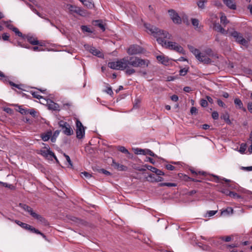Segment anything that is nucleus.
Instances as JSON below:
<instances>
[{
	"instance_id": "f257e3e1",
	"label": "nucleus",
	"mask_w": 252,
	"mask_h": 252,
	"mask_svg": "<svg viewBox=\"0 0 252 252\" xmlns=\"http://www.w3.org/2000/svg\"><path fill=\"white\" fill-rule=\"evenodd\" d=\"M150 61L147 59H142L138 57H125L116 62H110L108 66L111 69L125 70L126 75L130 76L136 72L134 67H147Z\"/></svg>"
},
{
	"instance_id": "f03ea898",
	"label": "nucleus",
	"mask_w": 252,
	"mask_h": 252,
	"mask_svg": "<svg viewBox=\"0 0 252 252\" xmlns=\"http://www.w3.org/2000/svg\"><path fill=\"white\" fill-rule=\"evenodd\" d=\"M146 29L157 38V41L158 44L162 47L172 49L177 52L185 54L183 48L175 42L167 41V39H170L171 35L166 31L160 30L155 26L150 24H145Z\"/></svg>"
},
{
	"instance_id": "7ed1b4c3",
	"label": "nucleus",
	"mask_w": 252,
	"mask_h": 252,
	"mask_svg": "<svg viewBox=\"0 0 252 252\" xmlns=\"http://www.w3.org/2000/svg\"><path fill=\"white\" fill-rule=\"evenodd\" d=\"M201 238L203 240L209 242L210 244L212 246L224 251V246L225 243L223 242L221 236L219 237H205L201 236Z\"/></svg>"
},
{
	"instance_id": "20e7f679",
	"label": "nucleus",
	"mask_w": 252,
	"mask_h": 252,
	"mask_svg": "<svg viewBox=\"0 0 252 252\" xmlns=\"http://www.w3.org/2000/svg\"><path fill=\"white\" fill-rule=\"evenodd\" d=\"M230 35L235 39L236 42L246 47H248L249 42L243 37L242 33L233 31L230 32Z\"/></svg>"
},
{
	"instance_id": "39448f33",
	"label": "nucleus",
	"mask_w": 252,
	"mask_h": 252,
	"mask_svg": "<svg viewBox=\"0 0 252 252\" xmlns=\"http://www.w3.org/2000/svg\"><path fill=\"white\" fill-rule=\"evenodd\" d=\"M59 125L65 135L70 136L73 134V129L68 123L63 121H60L59 122Z\"/></svg>"
},
{
	"instance_id": "423d86ee",
	"label": "nucleus",
	"mask_w": 252,
	"mask_h": 252,
	"mask_svg": "<svg viewBox=\"0 0 252 252\" xmlns=\"http://www.w3.org/2000/svg\"><path fill=\"white\" fill-rule=\"evenodd\" d=\"M76 137L79 139L83 138L85 134L86 127L78 119L76 121Z\"/></svg>"
},
{
	"instance_id": "0eeeda50",
	"label": "nucleus",
	"mask_w": 252,
	"mask_h": 252,
	"mask_svg": "<svg viewBox=\"0 0 252 252\" xmlns=\"http://www.w3.org/2000/svg\"><path fill=\"white\" fill-rule=\"evenodd\" d=\"M143 48L138 45H132L127 49V53L129 55H137L143 53Z\"/></svg>"
},
{
	"instance_id": "6e6552de",
	"label": "nucleus",
	"mask_w": 252,
	"mask_h": 252,
	"mask_svg": "<svg viewBox=\"0 0 252 252\" xmlns=\"http://www.w3.org/2000/svg\"><path fill=\"white\" fill-rule=\"evenodd\" d=\"M168 13L173 22L175 24H180L182 22V20L178 14L174 10L170 9L168 10Z\"/></svg>"
},
{
	"instance_id": "1a4fd4ad",
	"label": "nucleus",
	"mask_w": 252,
	"mask_h": 252,
	"mask_svg": "<svg viewBox=\"0 0 252 252\" xmlns=\"http://www.w3.org/2000/svg\"><path fill=\"white\" fill-rule=\"evenodd\" d=\"M14 221L23 229L28 230L32 233L33 231V229L35 228L31 226L30 225L26 223L22 222L18 220H14Z\"/></svg>"
},
{
	"instance_id": "9d476101",
	"label": "nucleus",
	"mask_w": 252,
	"mask_h": 252,
	"mask_svg": "<svg viewBox=\"0 0 252 252\" xmlns=\"http://www.w3.org/2000/svg\"><path fill=\"white\" fill-rule=\"evenodd\" d=\"M26 39L27 41L30 43L32 45H39L43 46V44L42 43L39 42V41L37 40V38L34 37L32 35H28L26 36Z\"/></svg>"
},
{
	"instance_id": "9b49d317",
	"label": "nucleus",
	"mask_w": 252,
	"mask_h": 252,
	"mask_svg": "<svg viewBox=\"0 0 252 252\" xmlns=\"http://www.w3.org/2000/svg\"><path fill=\"white\" fill-rule=\"evenodd\" d=\"M32 217L45 226L48 225L49 224L48 221L44 218L42 217L41 215L36 213L35 212L32 214Z\"/></svg>"
},
{
	"instance_id": "f8f14e48",
	"label": "nucleus",
	"mask_w": 252,
	"mask_h": 252,
	"mask_svg": "<svg viewBox=\"0 0 252 252\" xmlns=\"http://www.w3.org/2000/svg\"><path fill=\"white\" fill-rule=\"evenodd\" d=\"M112 166L118 171H126L127 169L126 166L116 162L114 160H112Z\"/></svg>"
},
{
	"instance_id": "ddd939ff",
	"label": "nucleus",
	"mask_w": 252,
	"mask_h": 252,
	"mask_svg": "<svg viewBox=\"0 0 252 252\" xmlns=\"http://www.w3.org/2000/svg\"><path fill=\"white\" fill-rule=\"evenodd\" d=\"M209 57V56L204 54V53H201L200 56H199L200 58H198L197 60L204 63H211V61Z\"/></svg>"
},
{
	"instance_id": "4468645a",
	"label": "nucleus",
	"mask_w": 252,
	"mask_h": 252,
	"mask_svg": "<svg viewBox=\"0 0 252 252\" xmlns=\"http://www.w3.org/2000/svg\"><path fill=\"white\" fill-rule=\"evenodd\" d=\"M223 3L230 9L235 10L236 9V5L234 0H222Z\"/></svg>"
},
{
	"instance_id": "2eb2a0df",
	"label": "nucleus",
	"mask_w": 252,
	"mask_h": 252,
	"mask_svg": "<svg viewBox=\"0 0 252 252\" xmlns=\"http://www.w3.org/2000/svg\"><path fill=\"white\" fill-rule=\"evenodd\" d=\"M157 59L163 64L167 65L169 63L168 58L163 55L157 56Z\"/></svg>"
},
{
	"instance_id": "dca6fc26",
	"label": "nucleus",
	"mask_w": 252,
	"mask_h": 252,
	"mask_svg": "<svg viewBox=\"0 0 252 252\" xmlns=\"http://www.w3.org/2000/svg\"><path fill=\"white\" fill-rule=\"evenodd\" d=\"M19 206L21 208H22L25 211L28 212L32 216V214L34 213V212L33 211L31 207L29 206L28 205H27L26 204L20 203Z\"/></svg>"
},
{
	"instance_id": "f3484780",
	"label": "nucleus",
	"mask_w": 252,
	"mask_h": 252,
	"mask_svg": "<svg viewBox=\"0 0 252 252\" xmlns=\"http://www.w3.org/2000/svg\"><path fill=\"white\" fill-rule=\"evenodd\" d=\"M214 28L216 31L220 32L222 34H226L227 33L226 31L224 30V29L223 28L221 27V26L218 23V24L216 23L214 24Z\"/></svg>"
},
{
	"instance_id": "a211bd4d",
	"label": "nucleus",
	"mask_w": 252,
	"mask_h": 252,
	"mask_svg": "<svg viewBox=\"0 0 252 252\" xmlns=\"http://www.w3.org/2000/svg\"><path fill=\"white\" fill-rule=\"evenodd\" d=\"M52 131L51 130L47 131L46 133H43L41 135L42 139L44 141H47L52 136Z\"/></svg>"
},
{
	"instance_id": "6ab92c4d",
	"label": "nucleus",
	"mask_w": 252,
	"mask_h": 252,
	"mask_svg": "<svg viewBox=\"0 0 252 252\" xmlns=\"http://www.w3.org/2000/svg\"><path fill=\"white\" fill-rule=\"evenodd\" d=\"M89 50L90 52L94 55L97 56L98 57H100L101 56V53L94 47H91Z\"/></svg>"
},
{
	"instance_id": "aec40b11",
	"label": "nucleus",
	"mask_w": 252,
	"mask_h": 252,
	"mask_svg": "<svg viewBox=\"0 0 252 252\" xmlns=\"http://www.w3.org/2000/svg\"><path fill=\"white\" fill-rule=\"evenodd\" d=\"M40 154L45 157H47L49 155L51 156L53 154V152L50 150V148H47V149H43L40 150Z\"/></svg>"
},
{
	"instance_id": "412c9836",
	"label": "nucleus",
	"mask_w": 252,
	"mask_h": 252,
	"mask_svg": "<svg viewBox=\"0 0 252 252\" xmlns=\"http://www.w3.org/2000/svg\"><path fill=\"white\" fill-rule=\"evenodd\" d=\"M18 45L22 47L30 49L34 51H43V49L39 48L38 46H33V47H31L30 46H25L24 44L22 45L21 43H18Z\"/></svg>"
},
{
	"instance_id": "4be33fe9",
	"label": "nucleus",
	"mask_w": 252,
	"mask_h": 252,
	"mask_svg": "<svg viewBox=\"0 0 252 252\" xmlns=\"http://www.w3.org/2000/svg\"><path fill=\"white\" fill-rule=\"evenodd\" d=\"M226 194L231 197H233L234 198H242V196L240 195H239L238 193H236V192H233V191H227L226 192Z\"/></svg>"
},
{
	"instance_id": "5701e85b",
	"label": "nucleus",
	"mask_w": 252,
	"mask_h": 252,
	"mask_svg": "<svg viewBox=\"0 0 252 252\" xmlns=\"http://www.w3.org/2000/svg\"><path fill=\"white\" fill-rule=\"evenodd\" d=\"M221 238L223 242L225 243V242H229L232 241L233 239L234 236L233 235L222 236H221Z\"/></svg>"
},
{
	"instance_id": "b1692460",
	"label": "nucleus",
	"mask_w": 252,
	"mask_h": 252,
	"mask_svg": "<svg viewBox=\"0 0 252 252\" xmlns=\"http://www.w3.org/2000/svg\"><path fill=\"white\" fill-rule=\"evenodd\" d=\"M247 148L246 143H242L240 145V149L239 150V152L241 154H244Z\"/></svg>"
},
{
	"instance_id": "393cba45",
	"label": "nucleus",
	"mask_w": 252,
	"mask_h": 252,
	"mask_svg": "<svg viewBox=\"0 0 252 252\" xmlns=\"http://www.w3.org/2000/svg\"><path fill=\"white\" fill-rule=\"evenodd\" d=\"M234 104L238 107L239 108L241 109L243 108V104L242 101L239 98H235L234 99Z\"/></svg>"
},
{
	"instance_id": "a878e982",
	"label": "nucleus",
	"mask_w": 252,
	"mask_h": 252,
	"mask_svg": "<svg viewBox=\"0 0 252 252\" xmlns=\"http://www.w3.org/2000/svg\"><path fill=\"white\" fill-rule=\"evenodd\" d=\"M60 133V131L59 130H56L53 136L51 137V141L53 143H54L55 142L56 140V138L58 136L59 134Z\"/></svg>"
},
{
	"instance_id": "bb28decb",
	"label": "nucleus",
	"mask_w": 252,
	"mask_h": 252,
	"mask_svg": "<svg viewBox=\"0 0 252 252\" xmlns=\"http://www.w3.org/2000/svg\"><path fill=\"white\" fill-rule=\"evenodd\" d=\"M134 153L137 155H145L146 150L144 149L136 148L134 149Z\"/></svg>"
},
{
	"instance_id": "cd10ccee",
	"label": "nucleus",
	"mask_w": 252,
	"mask_h": 252,
	"mask_svg": "<svg viewBox=\"0 0 252 252\" xmlns=\"http://www.w3.org/2000/svg\"><path fill=\"white\" fill-rule=\"evenodd\" d=\"M160 187L167 186L168 187H176V184L173 183H162L159 184Z\"/></svg>"
},
{
	"instance_id": "c85d7f7f",
	"label": "nucleus",
	"mask_w": 252,
	"mask_h": 252,
	"mask_svg": "<svg viewBox=\"0 0 252 252\" xmlns=\"http://www.w3.org/2000/svg\"><path fill=\"white\" fill-rule=\"evenodd\" d=\"M49 107L50 109H52L53 110H59V105L55 103H53L52 104H50L49 105Z\"/></svg>"
},
{
	"instance_id": "c756f323",
	"label": "nucleus",
	"mask_w": 252,
	"mask_h": 252,
	"mask_svg": "<svg viewBox=\"0 0 252 252\" xmlns=\"http://www.w3.org/2000/svg\"><path fill=\"white\" fill-rule=\"evenodd\" d=\"M207 0H199L197 2V5L199 8L204 9L205 7V3L207 2Z\"/></svg>"
},
{
	"instance_id": "7c9ffc66",
	"label": "nucleus",
	"mask_w": 252,
	"mask_h": 252,
	"mask_svg": "<svg viewBox=\"0 0 252 252\" xmlns=\"http://www.w3.org/2000/svg\"><path fill=\"white\" fill-rule=\"evenodd\" d=\"M118 150L123 153H124V154H126L127 155L130 154L128 151L124 146H119L118 147Z\"/></svg>"
},
{
	"instance_id": "2f4dec72",
	"label": "nucleus",
	"mask_w": 252,
	"mask_h": 252,
	"mask_svg": "<svg viewBox=\"0 0 252 252\" xmlns=\"http://www.w3.org/2000/svg\"><path fill=\"white\" fill-rule=\"evenodd\" d=\"M220 22L224 25H226L228 23V21L227 20V18L224 15V14L221 15L220 17Z\"/></svg>"
},
{
	"instance_id": "473e14b6",
	"label": "nucleus",
	"mask_w": 252,
	"mask_h": 252,
	"mask_svg": "<svg viewBox=\"0 0 252 252\" xmlns=\"http://www.w3.org/2000/svg\"><path fill=\"white\" fill-rule=\"evenodd\" d=\"M202 53H204V54L208 56H212L213 55V51L210 48L205 49Z\"/></svg>"
},
{
	"instance_id": "72a5a7b5",
	"label": "nucleus",
	"mask_w": 252,
	"mask_h": 252,
	"mask_svg": "<svg viewBox=\"0 0 252 252\" xmlns=\"http://www.w3.org/2000/svg\"><path fill=\"white\" fill-rule=\"evenodd\" d=\"M237 247V246L236 244H233L231 245H228L227 244H225L224 251L228 250H230L231 249L235 248V247Z\"/></svg>"
},
{
	"instance_id": "f704fd0d",
	"label": "nucleus",
	"mask_w": 252,
	"mask_h": 252,
	"mask_svg": "<svg viewBox=\"0 0 252 252\" xmlns=\"http://www.w3.org/2000/svg\"><path fill=\"white\" fill-rule=\"evenodd\" d=\"M81 28L83 32H87L89 33L93 32V31L86 26H82L81 27Z\"/></svg>"
},
{
	"instance_id": "c9c22d12",
	"label": "nucleus",
	"mask_w": 252,
	"mask_h": 252,
	"mask_svg": "<svg viewBox=\"0 0 252 252\" xmlns=\"http://www.w3.org/2000/svg\"><path fill=\"white\" fill-rule=\"evenodd\" d=\"M192 53L195 56V57L197 59H198V58H200L199 56H200L201 52L199 51V50L198 49H197L196 48L192 52Z\"/></svg>"
},
{
	"instance_id": "e433bc0d",
	"label": "nucleus",
	"mask_w": 252,
	"mask_h": 252,
	"mask_svg": "<svg viewBox=\"0 0 252 252\" xmlns=\"http://www.w3.org/2000/svg\"><path fill=\"white\" fill-rule=\"evenodd\" d=\"M233 213V209L231 207H228L225 210H224L222 213H227L228 214H232Z\"/></svg>"
},
{
	"instance_id": "4c0bfd02",
	"label": "nucleus",
	"mask_w": 252,
	"mask_h": 252,
	"mask_svg": "<svg viewBox=\"0 0 252 252\" xmlns=\"http://www.w3.org/2000/svg\"><path fill=\"white\" fill-rule=\"evenodd\" d=\"M0 80H3L4 82L8 81V78L5 76L4 73L0 71Z\"/></svg>"
},
{
	"instance_id": "58836bf2",
	"label": "nucleus",
	"mask_w": 252,
	"mask_h": 252,
	"mask_svg": "<svg viewBox=\"0 0 252 252\" xmlns=\"http://www.w3.org/2000/svg\"><path fill=\"white\" fill-rule=\"evenodd\" d=\"M28 110L29 109L22 108L20 107L19 112L23 115H27L28 114Z\"/></svg>"
},
{
	"instance_id": "ea45409f",
	"label": "nucleus",
	"mask_w": 252,
	"mask_h": 252,
	"mask_svg": "<svg viewBox=\"0 0 252 252\" xmlns=\"http://www.w3.org/2000/svg\"><path fill=\"white\" fill-rule=\"evenodd\" d=\"M96 22L97 23V25L98 27L100 28L103 32H104L105 30L104 25L99 21H96Z\"/></svg>"
},
{
	"instance_id": "a19ab883",
	"label": "nucleus",
	"mask_w": 252,
	"mask_h": 252,
	"mask_svg": "<svg viewBox=\"0 0 252 252\" xmlns=\"http://www.w3.org/2000/svg\"><path fill=\"white\" fill-rule=\"evenodd\" d=\"M32 233H36L37 234H39L43 238H44L45 239H46V236L42 232H41L40 231H39L38 229H36L35 228H34L33 229V231Z\"/></svg>"
},
{
	"instance_id": "79ce46f5",
	"label": "nucleus",
	"mask_w": 252,
	"mask_h": 252,
	"mask_svg": "<svg viewBox=\"0 0 252 252\" xmlns=\"http://www.w3.org/2000/svg\"><path fill=\"white\" fill-rule=\"evenodd\" d=\"M12 31L14 32L15 33V34L18 35L19 36H23L22 33L19 31V30L17 28L15 27L14 28H13Z\"/></svg>"
},
{
	"instance_id": "37998d69",
	"label": "nucleus",
	"mask_w": 252,
	"mask_h": 252,
	"mask_svg": "<svg viewBox=\"0 0 252 252\" xmlns=\"http://www.w3.org/2000/svg\"><path fill=\"white\" fill-rule=\"evenodd\" d=\"M63 155H64V157L65 158L66 161L68 163L69 165L71 167H72L73 165H72L71 160L69 157L68 155H66L65 154H64Z\"/></svg>"
},
{
	"instance_id": "c03bdc74",
	"label": "nucleus",
	"mask_w": 252,
	"mask_h": 252,
	"mask_svg": "<svg viewBox=\"0 0 252 252\" xmlns=\"http://www.w3.org/2000/svg\"><path fill=\"white\" fill-rule=\"evenodd\" d=\"M81 176L82 177H84L87 179H89L91 177V175L90 173H88L87 172L84 171V172H81Z\"/></svg>"
},
{
	"instance_id": "a18cd8bd",
	"label": "nucleus",
	"mask_w": 252,
	"mask_h": 252,
	"mask_svg": "<svg viewBox=\"0 0 252 252\" xmlns=\"http://www.w3.org/2000/svg\"><path fill=\"white\" fill-rule=\"evenodd\" d=\"M32 96L36 98L40 99L42 98V96L39 94L37 92H32Z\"/></svg>"
},
{
	"instance_id": "49530a36",
	"label": "nucleus",
	"mask_w": 252,
	"mask_h": 252,
	"mask_svg": "<svg viewBox=\"0 0 252 252\" xmlns=\"http://www.w3.org/2000/svg\"><path fill=\"white\" fill-rule=\"evenodd\" d=\"M188 71V69L186 68L181 69L180 70V75L181 76H185L187 73Z\"/></svg>"
},
{
	"instance_id": "de8ad7c7",
	"label": "nucleus",
	"mask_w": 252,
	"mask_h": 252,
	"mask_svg": "<svg viewBox=\"0 0 252 252\" xmlns=\"http://www.w3.org/2000/svg\"><path fill=\"white\" fill-rule=\"evenodd\" d=\"M145 167H146L147 169L150 170L151 171L153 172V173H154L155 170L156 169V167H153L151 165H147V164H145L144 165Z\"/></svg>"
},
{
	"instance_id": "09e8293b",
	"label": "nucleus",
	"mask_w": 252,
	"mask_h": 252,
	"mask_svg": "<svg viewBox=\"0 0 252 252\" xmlns=\"http://www.w3.org/2000/svg\"><path fill=\"white\" fill-rule=\"evenodd\" d=\"M8 82L10 86L15 87L19 89H22V88H21L22 85H17V84H15L13 82L9 81H8Z\"/></svg>"
},
{
	"instance_id": "8fccbe9b",
	"label": "nucleus",
	"mask_w": 252,
	"mask_h": 252,
	"mask_svg": "<svg viewBox=\"0 0 252 252\" xmlns=\"http://www.w3.org/2000/svg\"><path fill=\"white\" fill-rule=\"evenodd\" d=\"M28 114H30L34 117L36 116V112L33 109H29Z\"/></svg>"
},
{
	"instance_id": "3c124183",
	"label": "nucleus",
	"mask_w": 252,
	"mask_h": 252,
	"mask_svg": "<svg viewBox=\"0 0 252 252\" xmlns=\"http://www.w3.org/2000/svg\"><path fill=\"white\" fill-rule=\"evenodd\" d=\"M200 105L203 107H206L208 105V102L206 100L202 99L200 100Z\"/></svg>"
},
{
	"instance_id": "603ef678",
	"label": "nucleus",
	"mask_w": 252,
	"mask_h": 252,
	"mask_svg": "<svg viewBox=\"0 0 252 252\" xmlns=\"http://www.w3.org/2000/svg\"><path fill=\"white\" fill-rule=\"evenodd\" d=\"M192 24L196 27H198L199 25V21L196 19H191Z\"/></svg>"
},
{
	"instance_id": "864d4df0",
	"label": "nucleus",
	"mask_w": 252,
	"mask_h": 252,
	"mask_svg": "<svg viewBox=\"0 0 252 252\" xmlns=\"http://www.w3.org/2000/svg\"><path fill=\"white\" fill-rule=\"evenodd\" d=\"M225 121H226L228 123H230V121L229 119V116L227 114L224 115L221 117Z\"/></svg>"
},
{
	"instance_id": "5fc2aeb1",
	"label": "nucleus",
	"mask_w": 252,
	"mask_h": 252,
	"mask_svg": "<svg viewBox=\"0 0 252 252\" xmlns=\"http://www.w3.org/2000/svg\"><path fill=\"white\" fill-rule=\"evenodd\" d=\"M154 173H156V175H157L158 176L164 175V173L163 172H162L161 170H159V169H158L157 168H156V169L155 170Z\"/></svg>"
},
{
	"instance_id": "6e6d98bb",
	"label": "nucleus",
	"mask_w": 252,
	"mask_h": 252,
	"mask_svg": "<svg viewBox=\"0 0 252 252\" xmlns=\"http://www.w3.org/2000/svg\"><path fill=\"white\" fill-rule=\"evenodd\" d=\"M212 116L214 120H217L219 118V114L217 111H214L212 114Z\"/></svg>"
},
{
	"instance_id": "4d7b16f0",
	"label": "nucleus",
	"mask_w": 252,
	"mask_h": 252,
	"mask_svg": "<svg viewBox=\"0 0 252 252\" xmlns=\"http://www.w3.org/2000/svg\"><path fill=\"white\" fill-rule=\"evenodd\" d=\"M217 212V211H209L207 212V214L209 217H212L215 215Z\"/></svg>"
},
{
	"instance_id": "13d9d810",
	"label": "nucleus",
	"mask_w": 252,
	"mask_h": 252,
	"mask_svg": "<svg viewBox=\"0 0 252 252\" xmlns=\"http://www.w3.org/2000/svg\"><path fill=\"white\" fill-rule=\"evenodd\" d=\"M9 38V35L7 33H4L2 35V38L4 41L8 40Z\"/></svg>"
},
{
	"instance_id": "bf43d9fd",
	"label": "nucleus",
	"mask_w": 252,
	"mask_h": 252,
	"mask_svg": "<svg viewBox=\"0 0 252 252\" xmlns=\"http://www.w3.org/2000/svg\"><path fill=\"white\" fill-rule=\"evenodd\" d=\"M145 150H146L145 155H149L152 157H155V155L152 151H151L150 150H149V149H146Z\"/></svg>"
},
{
	"instance_id": "052dcab7",
	"label": "nucleus",
	"mask_w": 252,
	"mask_h": 252,
	"mask_svg": "<svg viewBox=\"0 0 252 252\" xmlns=\"http://www.w3.org/2000/svg\"><path fill=\"white\" fill-rule=\"evenodd\" d=\"M105 92L110 95H112L113 94V91L111 87H108L105 90Z\"/></svg>"
},
{
	"instance_id": "680f3d73",
	"label": "nucleus",
	"mask_w": 252,
	"mask_h": 252,
	"mask_svg": "<svg viewBox=\"0 0 252 252\" xmlns=\"http://www.w3.org/2000/svg\"><path fill=\"white\" fill-rule=\"evenodd\" d=\"M190 113L192 115L196 114L197 113V109L195 107H192L190 109Z\"/></svg>"
},
{
	"instance_id": "e2e57ef3",
	"label": "nucleus",
	"mask_w": 252,
	"mask_h": 252,
	"mask_svg": "<svg viewBox=\"0 0 252 252\" xmlns=\"http://www.w3.org/2000/svg\"><path fill=\"white\" fill-rule=\"evenodd\" d=\"M166 168L167 170L171 171L174 170L175 168V167L171 164H167L166 165Z\"/></svg>"
},
{
	"instance_id": "0e129e2a",
	"label": "nucleus",
	"mask_w": 252,
	"mask_h": 252,
	"mask_svg": "<svg viewBox=\"0 0 252 252\" xmlns=\"http://www.w3.org/2000/svg\"><path fill=\"white\" fill-rule=\"evenodd\" d=\"M217 102H218V104L220 106H221V107H225V104L220 99H218L217 100Z\"/></svg>"
},
{
	"instance_id": "69168bd1",
	"label": "nucleus",
	"mask_w": 252,
	"mask_h": 252,
	"mask_svg": "<svg viewBox=\"0 0 252 252\" xmlns=\"http://www.w3.org/2000/svg\"><path fill=\"white\" fill-rule=\"evenodd\" d=\"M171 99L175 102H176L178 100V96L177 95H173L171 96Z\"/></svg>"
},
{
	"instance_id": "338daca9",
	"label": "nucleus",
	"mask_w": 252,
	"mask_h": 252,
	"mask_svg": "<svg viewBox=\"0 0 252 252\" xmlns=\"http://www.w3.org/2000/svg\"><path fill=\"white\" fill-rule=\"evenodd\" d=\"M100 172L105 174V175H111V173L109 171H108L104 169H101L100 170Z\"/></svg>"
},
{
	"instance_id": "774afa93",
	"label": "nucleus",
	"mask_w": 252,
	"mask_h": 252,
	"mask_svg": "<svg viewBox=\"0 0 252 252\" xmlns=\"http://www.w3.org/2000/svg\"><path fill=\"white\" fill-rule=\"evenodd\" d=\"M248 109L251 113H252V102H249L248 104Z\"/></svg>"
}]
</instances>
